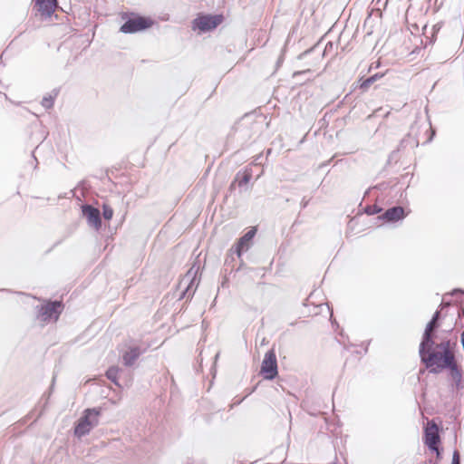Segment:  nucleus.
<instances>
[{"label": "nucleus", "mask_w": 464, "mask_h": 464, "mask_svg": "<svg viewBox=\"0 0 464 464\" xmlns=\"http://www.w3.org/2000/svg\"><path fill=\"white\" fill-rule=\"evenodd\" d=\"M194 269V266H192L185 276V277L182 279L181 284L184 282H188L187 286L185 289L181 292L179 299L188 297L191 299L196 292L197 286L198 285V280L197 279V274L198 271V267L195 270L194 274L192 275V271Z\"/></svg>", "instance_id": "10"}, {"label": "nucleus", "mask_w": 464, "mask_h": 464, "mask_svg": "<svg viewBox=\"0 0 464 464\" xmlns=\"http://www.w3.org/2000/svg\"><path fill=\"white\" fill-rule=\"evenodd\" d=\"M316 48V45L313 46L312 48H309L307 50H305L304 52L301 53L299 55H298V59L299 60H302L304 59L306 55H308L309 53H311L312 52L314 51V49Z\"/></svg>", "instance_id": "28"}, {"label": "nucleus", "mask_w": 464, "mask_h": 464, "mask_svg": "<svg viewBox=\"0 0 464 464\" xmlns=\"http://www.w3.org/2000/svg\"><path fill=\"white\" fill-rule=\"evenodd\" d=\"M405 143H406V140L405 139L401 140L400 142V145L396 150L399 151L401 149L405 148L406 147Z\"/></svg>", "instance_id": "33"}, {"label": "nucleus", "mask_w": 464, "mask_h": 464, "mask_svg": "<svg viewBox=\"0 0 464 464\" xmlns=\"http://www.w3.org/2000/svg\"><path fill=\"white\" fill-rule=\"evenodd\" d=\"M309 201H310V198H306L305 197H304L300 203L301 208L302 209L305 208L308 206Z\"/></svg>", "instance_id": "30"}, {"label": "nucleus", "mask_w": 464, "mask_h": 464, "mask_svg": "<svg viewBox=\"0 0 464 464\" xmlns=\"http://www.w3.org/2000/svg\"><path fill=\"white\" fill-rule=\"evenodd\" d=\"M440 326V323L430 319L422 333L420 343L419 345V352H423L424 349L432 348L435 346V340L437 339V333Z\"/></svg>", "instance_id": "8"}, {"label": "nucleus", "mask_w": 464, "mask_h": 464, "mask_svg": "<svg viewBox=\"0 0 464 464\" xmlns=\"http://www.w3.org/2000/svg\"><path fill=\"white\" fill-rule=\"evenodd\" d=\"M102 217L106 220H111L113 217V209L108 204L102 205Z\"/></svg>", "instance_id": "23"}, {"label": "nucleus", "mask_w": 464, "mask_h": 464, "mask_svg": "<svg viewBox=\"0 0 464 464\" xmlns=\"http://www.w3.org/2000/svg\"><path fill=\"white\" fill-rule=\"evenodd\" d=\"M224 21L222 14H198L191 22V28L199 33H208L215 30Z\"/></svg>", "instance_id": "5"}, {"label": "nucleus", "mask_w": 464, "mask_h": 464, "mask_svg": "<svg viewBox=\"0 0 464 464\" xmlns=\"http://www.w3.org/2000/svg\"><path fill=\"white\" fill-rule=\"evenodd\" d=\"M381 187V185H377L374 187V188H379Z\"/></svg>", "instance_id": "43"}, {"label": "nucleus", "mask_w": 464, "mask_h": 464, "mask_svg": "<svg viewBox=\"0 0 464 464\" xmlns=\"http://www.w3.org/2000/svg\"><path fill=\"white\" fill-rule=\"evenodd\" d=\"M406 216L407 214L405 213L404 208L401 206H393L385 210L377 218L379 220H382L383 223L390 224L403 220L406 218Z\"/></svg>", "instance_id": "11"}, {"label": "nucleus", "mask_w": 464, "mask_h": 464, "mask_svg": "<svg viewBox=\"0 0 464 464\" xmlns=\"http://www.w3.org/2000/svg\"><path fill=\"white\" fill-rule=\"evenodd\" d=\"M456 325H460V327H464V304L459 309L458 312V320L456 321Z\"/></svg>", "instance_id": "25"}, {"label": "nucleus", "mask_w": 464, "mask_h": 464, "mask_svg": "<svg viewBox=\"0 0 464 464\" xmlns=\"http://www.w3.org/2000/svg\"><path fill=\"white\" fill-rule=\"evenodd\" d=\"M464 291L460 288H455L452 290V292L450 293L451 295H455L457 294H463Z\"/></svg>", "instance_id": "34"}, {"label": "nucleus", "mask_w": 464, "mask_h": 464, "mask_svg": "<svg viewBox=\"0 0 464 464\" xmlns=\"http://www.w3.org/2000/svg\"><path fill=\"white\" fill-rule=\"evenodd\" d=\"M272 150L271 149H268L267 151H266V154L269 155L271 153Z\"/></svg>", "instance_id": "41"}, {"label": "nucleus", "mask_w": 464, "mask_h": 464, "mask_svg": "<svg viewBox=\"0 0 464 464\" xmlns=\"http://www.w3.org/2000/svg\"><path fill=\"white\" fill-rule=\"evenodd\" d=\"M124 23L120 28V32L131 34L145 31L154 24V20L150 16H144L137 13H122Z\"/></svg>", "instance_id": "2"}, {"label": "nucleus", "mask_w": 464, "mask_h": 464, "mask_svg": "<svg viewBox=\"0 0 464 464\" xmlns=\"http://www.w3.org/2000/svg\"><path fill=\"white\" fill-rule=\"evenodd\" d=\"M435 350H436V353H450V352H451L450 340L443 339L439 343H437L435 342Z\"/></svg>", "instance_id": "20"}, {"label": "nucleus", "mask_w": 464, "mask_h": 464, "mask_svg": "<svg viewBox=\"0 0 464 464\" xmlns=\"http://www.w3.org/2000/svg\"><path fill=\"white\" fill-rule=\"evenodd\" d=\"M435 459H429L425 461V464H434Z\"/></svg>", "instance_id": "36"}, {"label": "nucleus", "mask_w": 464, "mask_h": 464, "mask_svg": "<svg viewBox=\"0 0 464 464\" xmlns=\"http://www.w3.org/2000/svg\"><path fill=\"white\" fill-rule=\"evenodd\" d=\"M430 450L436 454V459L434 461V464H438L442 459L443 449L440 448L439 445H436L435 449Z\"/></svg>", "instance_id": "24"}, {"label": "nucleus", "mask_w": 464, "mask_h": 464, "mask_svg": "<svg viewBox=\"0 0 464 464\" xmlns=\"http://www.w3.org/2000/svg\"><path fill=\"white\" fill-rule=\"evenodd\" d=\"M82 212L90 227H94L96 230L102 227V217L99 208L90 204H85L82 207Z\"/></svg>", "instance_id": "9"}, {"label": "nucleus", "mask_w": 464, "mask_h": 464, "mask_svg": "<svg viewBox=\"0 0 464 464\" xmlns=\"http://www.w3.org/2000/svg\"><path fill=\"white\" fill-rule=\"evenodd\" d=\"M259 123L256 121L249 122L245 116L234 127V138L239 142L241 148L247 146L257 132Z\"/></svg>", "instance_id": "4"}, {"label": "nucleus", "mask_w": 464, "mask_h": 464, "mask_svg": "<svg viewBox=\"0 0 464 464\" xmlns=\"http://www.w3.org/2000/svg\"><path fill=\"white\" fill-rule=\"evenodd\" d=\"M120 369L117 366H111L106 371V377L113 382L115 385L120 386V383L118 382V374H119Z\"/></svg>", "instance_id": "19"}, {"label": "nucleus", "mask_w": 464, "mask_h": 464, "mask_svg": "<svg viewBox=\"0 0 464 464\" xmlns=\"http://www.w3.org/2000/svg\"><path fill=\"white\" fill-rule=\"evenodd\" d=\"M370 189H371V188H369V189H367V190L365 191V193H364V197H366V196L369 194Z\"/></svg>", "instance_id": "40"}, {"label": "nucleus", "mask_w": 464, "mask_h": 464, "mask_svg": "<svg viewBox=\"0 0 464 464\" xmlns=\"http://www.w3.org/2000/svg\"><path fill=\"white\" fill-rule=\"evenodd\" d=\"M419 356L420 362L432 374H438L443 370L459 366L452 352L436 353L435 346L424 349L423 352H419Z\"/></svg>", "instance_id": "1"}, {"label": "nucleus", "mask_w": 464, "mask_h": 464, "mask_svg": "<svg viewBox=\"0 0 464 464\" xmlns=\"http://www.w3.org/2000/svg\"><path fill=\"white\" fill-rule=\"evenodd\" d=\"M56 96H57L56 91H53V95L48 94V95L44 96L41 102L42 106L46 110L52 109L53 107L54 99Z\"/></svg>", "instance_id": "21"}, {"label": "nucleus", "mask_w": 464, "mask_h": 464, "mask_svg": "<svg viewBox=\"0 0 464 464\" xmlns=\"http://www.w3.org/2000/svg\"><path fill=\"white\" fill-rule=\"evenodd\" d=\"M398 151L396 150H392L389 155V160H392L396 159Z\"/></svg>", "instance_id": "32"}, {"label": "nucleus", "mask_w": 464, "mask_h": 464, "mask_svg": "<svg viewBox=\"0 0 464 464\" xmlns=\"http://www.w3.org/2000/svg\"><path fill=\"white\" fill-rule=\"evenodd\" d=\"M256 234V227H251L244 236H242L235 245V253L238 257L250 248L253 238Z\"/></svg>", "instance_id": "14"}, {"label": "nucleus", "mask_w": 464, "mask_h": 464, "mask_svg": "<svg viewBox=\"0 0 464 464\" xmlns=\"http://www.w3.org/2000/svg\"><path fill=\"white\" fill-rule=\"evenodd\" d=\"M253 177V169L251 167H246L243 169H240L236 175L229 186V189L232 190L236 184L239 187L240 189L245 188V190L247 189V185L250 182Z\"/></svg>", "instance_id": "13"}, {"label": "nucleus", "mask_w": 464, "mask_h": 464, "mask_svg": "<svg viewBox=\"0 0 464 464\" xmlns=\"http://www.w3.org/2000/svg\"><path fill=\"white\" fill-rule=\"evenodd\" d=\"M384 76L382 72L374 73L367 78L361 77L355 88H359L362 92H366L372 84Z\"/></svg>", "instance_id": "17"}, {"label": "nucleus", "mask_w": 464, "mask_h": 464, "mask_svg": "<svg viewBox=\"0 0 464 464\" xmlns=\"http://www.w3.org/2000/svg\"><path fill=\"white\" fill-rule=\"evenodd\" d=\"M433 136H434V132L432 131V134H431V136L428 139L427 142L431 141V140H432V139H433Z\"/></svg>", "instance_id": "38"}, {"label": "nucleus", "mask_w": 464, "mask_h": 464, "mask_svg": "<svg viewBox=\"0 0 464 464\" xmlns=\"http://www.w3.org/2000/svg\"><path fill=\"white\" fill-rule=\"evenodd\" d=\"M260 373L267 381H272L278 375L277 359L274 348L266 353L261 363Z\"/></svg>", "instance_id": "6"}, {"label": "nucleus", "mask_w": 464, "mask_h": 464, "mask_svg": "<svg viewBox=\"0 0 464 464\" xmlns=\"http://www.w3.org/2000/svg\"><path fill=\"white\" fill-rule=\"evenodd\" d=\"M101 412L100 408H88L84 410L82 417L77 420L74 426V435L79 439L88 435L90 431L99 424Z\"/></svg>", "instance_id": "3"}, {"label": "nucleus", "mask_w": 464, "mask_h": 464, "mask_svg": "<svg viewBox=\"0 0 464 464\" xmlns=\"http://www.w3.org/2000/svg\"><path fill=\"white\" fill-rule=\"evenodd\" d=\"M62 241H63V240H59L58 242H56V243L54 244V246H58L59 244H61V242H62Z\"/></svg>", "instance_id": "42"}, {"label": "nucleus", "mask_w": 464, "mask_h": 464, "mask_svg": "<svg viewBox=\"0 0 464 464\" xmlns=\"http://www.w3.org/2000/svg\"><path fill=\"white\" fill-rule=\"evenodd\" d=\"M382 211V208L378 205H369L363 208V212L369 216L379 214Z\"/></svg>", "instance_id": "22"}, {"label": "nucleus", "mask_w": 464, "mask_h": 464, "mask_svg": "<svg viewBox=\"0 0 464 464\" xmlns=\"http://www.w3.org/2000/svg\"><path fill=\"white\" fill-rule=\"evenodd\" d=\"M431 319H432L433 321L440 322V310H437V311L433 314V315H432Z\"/></svg>", "instance_id": "31"}, {"label": "nucleus", "mask_w": 464, "mask_h": 464, "mask_svg": "<svg viewBox=\"0 0 464 464\" xmlns=\"http://www.w3.org/2000/svg\"><path fill=\"white\" fill-rule=\"evenodd\" d=\"M441 27H442V23H437L436 24L433 25L430 42L435 41V36L439 33V31L441 29Z\"/></svg>", "instance_id": "26"}, {"label": "nucleus", "mask_w": 464, "mask_h": 464, "mask_svg": "<svg viewBox=\"0 0 464 464\" xmlns=\"http://www.w3.org/2000/svg\"><path fill=\"white\" fill-rule=\"evenodd\" d=\"M423 442L429 450L435 449V446L440 443L439 428L434 422L429 423L428 427L424 429Z\"/></svg>", "instance_id": "12"}, {"label": "nucleus", "mask_w": 464, "mask_h": 464, "mask_svg": "<svg viewBox=\"0 0 464 464\" xmlns=\"http://www.w3.org/2000/svg\"><path fill=\"white\" fill-rule=\"evenodd\" d=\"M450 305V302H447V303H444L442 302L440 305V308H443V307H446V306H449Z\"/></svg>", "instance_id": "35"}, {"label": "nucleus", "mask_w": 464, "mask_h": 464, "mask_svg": "<svg viewBox=\"0 0 464 464\" xmlns=\"http://www.w3.org/2000/svg\"><path fill=\"white\" fill-rule=\"evenodd\" d=\"M38 317L41 318L42 321L46 322L52 319L56 321L63 310V304L58 300H49L45 304L38 306Z\"/></svg>", "instance_id": "7"}, {"label": "nucleus", "mask_w": 464, "mask_h": 464, "mask_svg": "<svg viewBox=\"0 0 464 464\" xmlns=\"http://www.w3.org/2000/svg\"><path fill=\"white\" fill-rule=\"evenodd\" d=\"M369 344H370V341L367 343V344H366V346H365V350H364V352H365V353H367V351H368V345H369Z\"/></svg>", "instance_id": "39"}, {"label": "nucleus", "mask_w": 464, "mask_h": 464, "mask_svg": "<svg viewBox=\"0 0 464 464\" xmlns=\"http://www.w3.org/2000/svg\"><path fill=\"white\" fill-rule=\"evenodd\" d=\"M379 67V63H376L375 66H373V63L369 67V72L372 71L373 68H378Z\"/></svg>", "instance_id": "37"}, {"label": "nucleus", "mask_w": 464, "mask_h": 464, "mask_svg": "<svg viewBox=\"0 0 464 464\" xmlns=\"http://www.w3.org/2000/svg\"><path fill=\"white\" fill-rule=\"evenodd\" d=\"M310 73H311L310 69L303 70V71H296L293 73V78L295 79L298 76L304 75V74H310Z\"/></svg>", "instance_id": "29"}, {"label": "nucleus", "mask_w": 464, "mask_h": 464, "mask_svg": "<svg viewBox=\"0 0 464 464\" xmlns=\"http://www.w3.org/2000/svg\"><path fill=\"white\" fill-rule=\"evenodd\" d=\"M142 350L139 346L130 347L122 354V362L125 366L130 367L134 364L136 360L141 355Z\"/></svg>", "instance_id": "16"}, {"label": "nucleus", "mask_w": 464, "mask_h": 464, "mask_svg": "<svg viewBox=\"0 0 464 464\" xmlns=\"http://www.w3.org/2000/svg\"><path fill=\"white\" fill-rule=\"evenodd\" d=\"M449 378L452 381V390L461 391L464 389L463 372L460 366L448 370Z\"/></svg>", "instance_id": "15"}, {"label": "nucleus", "mask_w": 464, "mask_h": 464, "mask_svg": "<svg viewBox=\"0 0 464 464\" xmlns=\"http://www.w3.org/2000/svg\"><path fill=\"white\" fill-rule=\"evenodd\" d=\"M450 464H460V453L455 450L452 453V459Z\"/></svg>", "instance_id": "27"}, {"label": "nucleus", "mask_w": 464, "mask_h": 464, "mask_svg": "<svg viewBox=\"0 0 464 464\" xmlns=\"http://www.w3.org/2000/svg\"><path fill=\"white\" fill-rule=\"evenodd\" d=\"M38 11L46 16H51L55 10L57 0H35Z\"/></svg>", "instance_id": "18"}]
</instances>
